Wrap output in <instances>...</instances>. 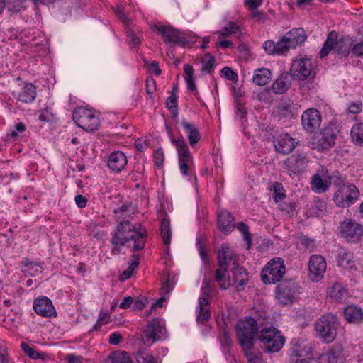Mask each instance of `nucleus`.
<instances>
[{"label": "nucleus", "instance_id": "nucleus-1", "mask_svg": "<svg viewBox=\"0 0 363 363\" xmlns=\"http://www.w3.org/2000/svg\"><path fill=\"white\" fill-rule=\"evenodd\" d=\"M130 240L134 242L133 248L134 251L143 249L145 242V230L143 229L140 225L137 228L129 221L120 222L111 240L113 245L112 255L119 254L121 247Z\"/></svg>", "mask_w": 363, "mask_h": 363}, {"label": "nucleus", "instance_id": "nucleus-2", "mask_svg": "<svg viewBox=\"0 0 363 363\" xmlns=\"http://www.w3.org/2000/svg\"><path fill=\"white\" fill-rule=\"evenodd\" d=\"M218 259L220 268L216 270L215 281L221 289H227L230 285V278L226 276V272L238 264V257L227 245H222L218 251Z\"/></svg>", "mask_w": 363, "mask_h": 363}, {"label": "nucleus", "instance_id": "nucleus-3", "mask_svg": "<svg viewBox=\"0 0 363 363\" xmlns=\"http://www.w3.org/2000/svg\"><path fill=\"white\" fill-rule=\"evenodd\" d=\"M333 185L337 190L333 194V200L337 206L347 208L357 201L359 192L355 185L345 183L340 176L335 177Z\"/></svg>", "mask_w": 363, "mask_h": 363}, {"label": "nucleus", "instance_id": "nucleus-4", "mask_svg": "<svg viewBox=\"0 0 363 363\" xmlns=\"http://www.w3.org/2000/svg\"><path fill=\"white\" fill-rule=\"evenodd\" d=\"M236 335L242 350L253 349L254 340L258 332V325L255 318L247 317L240 320L235 326Z\"/></svg>", "mask_w": 363, "mask_h": 363}, {"label": "nucleus", "instance_id": "nucleus-5", "mask_svg": "<svg viewBox=\"0 0 363 363\" xmlns=\"http://www.w3.org/2000/svg\"><path fill=\"white\" fill-rule=\"evenodd\" d=\"M276 300L281 306L291 305L301 293V286L291 279H285L276 287Z\"/></svg>", "mask_w": 363, "mask_h": 363}, {"label": "nucleus", "instance_id": "nucleus-6", "mask_svg": "<svg viewBox=\"0 0 363 363\" xmlns=\"http://www.w3.org/2000/svg\"><path fill=\"white\" fill-rule=\"evenodd\" d=\"M259 340L261 342V347L267 352L279 351L285 342L284 337L275 328L262 330L259 335Z\"/></svg>", "mask_w": 363, "mask_h": 363}, {"label": "nucleus", "instance_id": "nucleus-7", "mask_svg": "<svg viewBox=\"0 0 363 363\" xmlns=\"http://www.w3.org/2000/svg\"><path fill=\"white\" fill-rule=\"evenodd\" d=\"M339 325L337 318L332 313L323 315L315 325L317 334L326 342H331L336 337Z\"/></svg>", "mask_w": 363, "mask_h": 363}, {"label": "nucleus", "instance_id": "nucleus-8", "mask_svg": "<svg viewBox=\"0 0 363 363\" xmlns=\"http://www.w3.org/2000/svg\"><path fill=\"white\" fill-rule=\"evenodd\" d=\"M286 267L281 257H276L267 262L261 272L262 281L266 284H276L284 277Z\"/></svg>", "mask_w": 363, "mask_h": 363}, {"label": "nucleus", "instance_id": "nucleus-9", "mask_svg": "<svg viewBox=\"0 0 363 363\" xmlns=\"http://www.w3.org/2000/svg\"><path fill=\"white\" fill-rule=\"evenodd\" d=\"M72 119L78 127L86 131H94L100 125V120L91 110L79 107L73 111Z\"/></svg>", "mask_w": 363, "mask_h": 363}, {"label": "nucleus", "instance_id": "nucleus-10", "mask_svg": "<svg viewBox=\"0 0 363 363\" xmlns=\"http://www.w3.org/2000/svg\"><path fill=\"white\" fill-rule=\"evenodd\" d=\"M338 230L340 236L350 243H357L363 237V225L352 218H345L341 221Z\"/></svg>", "mask_w": 363, "mask_h": 363}, {"label": "nucleus", "instance_id": "nucleus-11", "mask_svg": "<svg viewBox=\"0 0 363 363\" xmlns=\"http://www.w3.org/2000/svg\"><path fill=\"white\" fill-rule=\"evenodd\" d=\"M289 351L290 363H310L313 359L312 347L307 341L295 342Z\"/></svg>", "mask_w": 363, "mask_h": 363}, {"label": "nucleus", "instance_id": "nucleus-12", "mask_svg": "<svg viewBox=\"0 0 363 363\" xmlns=\"http://www.w3.org/2000/svg\"><path fill=\"white\" fill-rule=\"evenodd\" d=\"M154 29L162 36L166 43L177 44L183 47L194 43L192 38H187L184 33L171 26L155 25Z\"/></svg>", "mask_w": 363, "mask_h": 363}, {"label": "nucleus", "instance_id": "nucleus-13", "mask_svg": "<svg viewBox=\"0 0 363 363\" xmlns=\"http://www.w3.org/2000/svg\"><path fill=\"white\" fill-rule=\"evenodd\" d=\"M336 133L332 128H325L313 138L311 147L318 152L330 150L335 144Z\"/></svg>", "mask_w": 363, "mask_h": 363}, {"label": "nucleus", "instance_id": "nucleus-14", "mask_svg": "<svg viewBox=\"0 0 363 363\" xmlns=\"http://www.w3.org/2000/svg\"><path fill=\"white\" fill-rule=\"evenodd\" d=\"M172 143L176 147L179 156V168L182 174H188V169L193 162V157L183 137L175 139L171 137Z\"/></svg>", "mask_w": 363, "mask_h": 363}, {"label": "nucleus", "instance_id": "nucleus-15", "mask_svg": "<svg viewBox=\"0 0 363 363\" xmlns=\"http://www.w3.org/2000/svg\"><path fill=\"white\" fill-rule=\"evenodd\" d=\"M336 176L328 174L325 167H321L320 173L315 174L311 180V189L315 193H324L328 190Z\"/></svg>", "mask_w": 363, "mask_h": 363}, {"label": "nucleus", "instance_id": "nucleus-16", "mask_svg": "<svg viewBox=\"0 0 363 363\" xmlns=\"http://www.w3.org/2000/svg\"><path fill=\"white\" fill-rule=\"evenodd\" d=\"M313 65L308 58H299L293 61L290 74L294 79L304 80L312 74Z\"/></svg>", "mask_w": 363, "mask_h": 363}, {"label": "nucleus", "instance_id": "nucleus-17", "mask_svg": "<svg viewBox=\"0 0 363 363\" xmlns=\"http://www.w3.org/2000/svg\"><path fill=\"white\" fill-rule=\"evenodd\" d=\"M321 120V114L317 109L308 108L302 114L301 124L306 132L311 133L319 128Z\"/></svg>", "mask_w": 363, "mask_h": 363}, {"label": "nucleus", "instance_id": "nucleus-18", "mask_svg": "<svg viewBox=\"0 0 363 363\" xmlns=\"http://www.w3.org/2000/svg\"><path fill=\"white\" fill-rule=\"evenodd\" d=\"M308 268L310 279L313 281H319L323 277L327 268L325 258L318 255H312L310 258Z\"/></svg>", "mask_w": 363, "mask_h": 363}, {"label": "nucleus", "instance_id": "nucleus-19", "mask_svg": "<svg viewBox=\"0 0 363 363\" xmlns=\"http://www.w3.org/2000/svg\"><path fill=\"white\" fill-rule=\"evenodd\" d=\"M308 159L306 154H294L286 159L284 162L286 169L291 174H299L307 167Z\"/></svg>", "mask_w": 363, "mask_h": 363}, {"label": "nucleus", "instance_id": "nucleus-20", "mask_svg": "<svg viewBox=\"0 0 363 363\" xmlns=\"http://www.w3.org/2000/svg\"><path fill=\"white\" fill-rule=\"evenodd\" d=\"M33 308L35 312L42 317L50 318L57 316L52 301L46 296L36 298L33 301Z\"/></svg>", "mask_w": 363, "mask_h": 363}, {"label": "nucleus", "instance_id": "nucleus-21", "mask_svg": "<svg viewBox=\"0 0 363 363\" xmlns=\"http://www.w3.org/2000/svg\"><path fill=\"white\" fill-rule=\"evenodd\" d=\"M145 333L147 338L154 342L162 339L166 333V328L164 320L161 318L153 319L149 323L145 329Z\"/></svg>", "mask_w": 363, "mask_h": 363}, {"label": "nucleus", "instance_id": "nucleus-22", "mask_svg": "<svg viewBox=\"0 0 363 363\" xmlns=\"http://www.w3.org/2000/svg\"><path fill=\"white\" fill-rule=\"evenodd\" d=\"M297 143L287 133H281L277 136L274 141V147L277 152L287 155L295 148Z\"/></svg>", "mask_w": 363, "mask_h": 363}, {"label": "nucleus", "instance_id": "nucleus-23", "mask_svg": "<svg viewBox=\"0 0 363 363\" xmlns=\"http://www.w3.org/2000/svg\"><path fill=\"white\" fill-rule=\"evenodd\" d=\"M13 95L16 96V99L23 103H30L36 97V89L31 83L25 82L21 91L18 93L13 91Z\"/></svg>", "mask_w": 363, "mask_h": 363}, {"label": "nucleus", "instance_id": "nucleus-24", "mask_svg": "<svg viewBox=\"0 0 363 363\" xmlns=\"http://www.w3.org/2000/svg\"><path fill=\"white\" fill-rule=\"evenodd\" d=\"M127 164V157L121 151L112 152L108 157V167L115 172H121Z\"/></svg>", "mask_w": 363, "mask_h": 363}, {"label": "nucleus", "instance_id": "nucleus-25", "mask_svg": "<svg viewBox=\"0 0 363 363\" xmlns=\"http://www.w3.org/2000/svg\"><path fill=\"white\" fill-rule=\"evenodd\" d=\"M285 38L289 40L291 47L295 49L303 44L307 38L305 30L301 28H294L285 34Z\"/></svg>", "mask_w": 363, "mask_h": 363}, {"label": "nucleus", "instance_id": "nucleus-26", "mask_svg": "<svg viewBox=\"0 0 363 363\" xmlns=\"http://www.w3.org/2000/svg\"><path fill=\"white\" fill-rule=\"evenodd\" d=\"M234 218L226 210H222L218 215V228L224 233L231 232L234 228Z\"/></svg>", "mask_w": 363, "mask_h": 363}, {"label": "nucleus", "instance_id": "nucleus-27", "mask_svg": "<svg viewBox=\"0 0 363 363\" xmlns=\"http://www.w3.org/2000/svg\"><path fill=\"white\" fill-rule=\"evenodd\" d=\"M181 125L187 135V139L189 140L190 145L191 147H194V145L201 139V135L199 131L194 124L189 123L185 119L182 120Z\"/></svg>", "mask_w": 363, "mask_h": 363}, {"label": "nucleus", "instance_id": "nucleus-28", "mask_svg": "<svg viewBox=\"0 0 363 363\" xmlns=\"http://www.w3.org/2000/svg\"><path fill=\"white\" fill-rule=\"evenodd\" d=\"M344 316L351 323L359 324L363 321V311L362 308L354 305L345 308Z\"/></svg>", "mask_w": 363, "mask_h": 363}, {"label": "nucleus", "instance_id": "nucleus-29", "mask_svg": "<svg viewBox=\"0 0 363 363\" xmlns=\"http://www.w3.org/2000/svg\"><path fill=\"white\" fill-rule=\"evenodd\" d=\"M353 45L352 38L349 36L341 37L339 40H336L335 50L338 55L348 56L350 52H352Z\"/></svg>", "mask_w": 363, "mask_h": 363}, {"label": "nucleus", "instance_id": "nucleus-30", "mask_svg": "<svg viewBox=\"0 0 363 363\" xmlns=\"http://www.w3.org/2000/svg\"><path fill=\"white\" fill-rule=\"evenodd\" d=\"M353 254L345 249H340L337 256V262L340 267L352 270L355 268Z\"/></svg>", "mask_w": 363, "mask_h": 363}, {"label": "nucleus", "instance_id": "nucleus-31", "mask_svg": "<svg viewBox=\"0 0 363 363\" xmlns=\"http://www.w3.org/2000/svg\"><path fill=\"white\" fill-rule=\"evenodd\" d=\"M229 270L232 271L233 281L237 287H242L247 284L248 281V274L246 269L238 264L231 267Z\"/></svg>", "mask_w": 363, "mask_h": 363}, {"label": "nucleus", "instance_id": "nucleus-32", "mask_svg": "<svg viewBox=\"0 0 363 363\" xmlns=\"http://www.w3.org/2000/svg\"><path fill=\"white\" fill-rule=\"evenodd\" d=\"M210 301L208 298H199L196 320L199 323H204L211 318Z\"/></svg>", "mask_w": 363, "mask_h": 363}, {"label": "nucleus", "instance_id": "nucleus-33", "mask_svg": "<svg viewBox=\"0 0 363 363\" xmlns=\"http://www.w3.org/2000/svg\"><path fill=\"white\" fill-rule=\"evenodd\" d=\"M21 271L30 276H36L40 273L43 269L42 264L40 262H34L28 258H24L20 263Z\"/></svg>", "mask_w": 363, "mask_h": 363}, {"label": "nucleus", "instance_id": "nucleus-34", "mask_svg": "<svg viewBox=\"0 0 363 363\" xmlns=\"http://www.w3.org/2000/svg\"><path fill=\"white\" fill-rule=\"evenodd\" d=\"M337 33L335 30L330 31L326 40H325L323 45L319 52L320 58H323L327 56L331 50L335 49V44L337 38Z\"/></svg>", "mask_w": 363, "mask_h": 363}, {"label": "nucleus", "instance_id": "nucleus-35", "mask_svg": "<svg viewBox=\"0 0 363 363\" xmlns=\"http://www.w3.org/2000/svg\"><path fill=\"white\" fill-rule=\"evenodd\" d=\"M271 77L272 73L269 69L266 68H259L255 71L252 81L258 86H264L269 82Z\"/></svg>", "mask_w": 363, "mask_h": 363}, {"label": "nucleus", "instance_id": "nucleus-36", "mask_svg": "<svg viewBox=\"0 0 363 363\" xmlns=\"http://www.w3.org/2000/svg\"><path fill=\"white\" fill-rule=\"evenodd\" d=\"M319 363H344V359L340 351L331 350L322 354L319 357Z\"/></svg>", "mask_w": 363, "mask_h": 363}, {"label": "nucleus", "instance_id": "nucleus-37", "mask_svg": "<svg viewBox=\"0 0 363 363\" xmlns=\"http://www.w3.org/2000/svg\"><path fill=\"white\" fill-rule=\"evenodd\" d=\"M329 294L331 298L338 302L345 301L347 297V290L339 283H336L332 286Z\"/></svg>", "mask_w": 363, "mask_h": 363}, {"label": "nucleus", "instance_id": "nucleus-38", "mask_svg": "<svg viewBox=\"0 0 363 363\" xmlns=\"http://www.w3.org/2000/svg\"><path fill=\"white\" fill-rule=\"evenodd\" d=\"M294 106L289 102L280 104L277 108V116L281 118H291L294 116Z\"/></svg>", "mask_w": 363, "mask_h": 363}, {"label": "nucleus", "instance_id": "nucleus-39", "mask_svg": "<svg viewBox=\"0 0 363 363\" xmlns=\"http://www.w3.org/2000/svg\"><path fill=\"white\" fill-rule=\"evenodd\" d=\"M350 135L353 143L363 146V123H355L351 129Z\"/></svg>", "mask_w": 363, "mask_h": 363}, {"label": "nucleus", "instance_id": "nucleus-40", "mask_svg": "<svg viewBox=\"0 0 363 363\" xmlns=\"http://www.w3.org/2000/svg\"><path fill=\"white\" fill-rule=\"evenodd\" d=\"M109 363H131L130 355L127 352H112L108 357Z\"/></svg>", "mask_w": 363, "mask_h": 363}, {"label": "nucleus", "instance_id": "nucleus-41", "mask_svg": "<svg viewBox=\"0 0 363 363\" xmlns=\"http://www.w3.org/2000/svg\"><path fill=\"white\" fill-rule=\"evenodd\" d=\"M161 235L163 239V242L166 245H169L171 242L172 232L170 229L169 220L164 218L161 222L160 225Z\"/></svg>", "mask_w": 363, "mask_h": 363}, {"label": "nucleus", "instance_id": "nucleus-42", "mask_svg": "<svg viewBox=\"0 0 363 363\" xmlns=\"http://www.w3.org/2000/svg\"><path fill=\"white\" fill-rule=\"evenodd\" d=\"M213 291V281L210 278L205 277L203 281V284L201 289L200 298H208L209 301L211 294Z\"/></svg>", "mask_w": 363, "mask_h": 363}, {"label": "nucleus", "instance_id": "nucleus-43", "mask_svg": "<svg viewBox=\"0 0 363 363\" xmlns=\"http://www.w3.org/2000/svg\"><path fill=\"white\" fill-rule=\"evenodd\" d=\"M214 63V57L209 53H206L201 59L202 71L211 73L213 69Z\"/></svg>", "mask_w": 363, "mask_h": 363}, {"label": "nucleus", "instance_id": "nucleus-44", "mask_svg": "<svg viewBox=\"0 0 363 363\" xmlns=\"http://www.w3.org/2000/svg\"><path fill=\"white\" fill-rule=\"evenodd\" d=\"M290 49H293L291 47L290 43H289V40L285 38V35L278 41L277 42V53L278 55H286Z\"/></svg>", "mask_w": 363, "mask_h": 363}, {"label": "nucleus", "instance_id": "nucleus-45", "mask_svg": "<svg viewBox=\"0 0 363 363\" xmlns=\"http://www.w3.org/2000/svg\"><path fill=\"white\" fill-rule=\"evenodd\" d=\"M21 347L22 350L31 359H44L43 354L39 353L35 351L33 347H30L26 342H21Z\"/></svg>", "mask_w": 363, "mask_h": 363}, {"label": "nucleus", "instance_id": "nucleus-46", "mask_svg": "<svg viewBox=\"0 0 363 363\" xmlns=\"http://www.w3.org/2000/svg\"><path fill=\"white\" fill-rule=\"evenodd\" d=\"M289 88V84L284 79L279 78L272 84V89L275 94H282L285 93Z\"/></svg>", "mask_w": 363, "mask_h": 363}, {"label": "nucleus", "instance_id": "nucleus-47", "mask_svg": "<svg viewBox=\"0 0 363 363\" xmlns=\"http://www.w3.org/2000/svg\"><path fill=\"white\" fill-rule=\"evenodd\" d=\"M135 359L138 363H160L157 358H155L151 354L140 352L135 355Z\"/></svg>", "mask_w": 363, "mask_h": 363}, {"label": "nucleus", "instance_id": "nucleus-48", "mask_svg": "<svg viewBox=\"0 0 363 363\" xmlns=\"http://www.w3.org/2000/svg\"><path fill=\"white\" fill-rule=\"evenodd\" d=\"M26 0H8L7 9L11 13H16L19 12L23 7V4Z\"/></svg>", "mask_w": 363, "mask_h": 363}, {"label": "nucleus", "instance_id": "nucleus-49", "mask_svg": "<svg viewBox=\"0 0 363 363\" xmlns=\"http://www.w3.org/2000/svg\"><path fill=\"white\" fill-rule=\"evenodd\" d=\"M239 31H240L239 26H238L235 23L230 21L219 33L222 36L226 37L228 35L236 33Z\"/></svg>", "mask_w": 363, "mask_h": 363}, {"label": "nucleus", "instance_id": "nucleus-50", "mask_svg": "<svg viewBox=\"0 0 363 363\" xmlns=\"http://www.w3.org/2000/svg\"><path fill=\"white\" fill-rule=\"evenodd\" d=\"M237 228L242 233L244 240L248 245V248L250 247V245L252 243V238L250 233L249 232L248 226L244 223H239L237 225Z\"/></svg>", "mask_w": 363, "mask_h": 363}, {"label": "nucleus", "instance_id": "nucleus-51", "mask_svg": "<svg viewBox=\"0 0 363 363\" xmlns=\"http://www.w3.org/2000/svg\"><path fill=\"white\" fill-rule=\"evenodd\" d=\"M111 315L108 312H100L98 320L93 326V330H99L103 325L106 324L110 320Z\"/></svg>", "mask_w": 363, "mask_h": 363}, {"label": "nucleus", "instance_id": "nucleus-52", "mask_svg": "<svg viewBox=\"0 0 363 363\" xmlns=\"http://www.w3.org/2000/svg\"><path fill=\"white\" fill-rule=\"evenodd\" d=\"M113 212L119 219L122 218L123 216L130 214L132 213V209L130 205L123 204L119 208L115 209Z\"/></svg>", "mask_w": 363, "mask_h": 363}, {"label": "nucleus", "instance_id": "nucleus-53", "mask_svg": "<svg viewBox=\"0 0 363 363\" xmlns=\"http://www.w3.org/2000/svg\"><path fill=\"white\" fill-rule=\"evenodd\" d=\"M301 244L307 250L312 251L315 247V241L313 239L302 235L299 238Z\"/></svg>", "mask_w": 363, "mask_h": 363}, {"label": "nucleus", "instance_id": "nucleus-54", "mask_svg": "<svg viewBox=\"0 0 363 363\" xmlns=\"http://www.w3.org/2000/svg\"><path fill=\"white\" fill-rule=\"evenodd\" d=\"M263 48L265 52L269 55H277V43L273 40H267L263 43Z\"/></svg>", "mask_w": 363, "mask_h": 363}, {"label": "nucleus", "instance_id": "nucleus-55", "mask_svg": "<svg viewBox=\"0 0 363 363\" xmlns=\"http://www.w3.org/2000/svg\"><path fill=\"white\" fill-rule=\"evenodd\" d=\"M221 74L228 80L237 81L238 74L230 67H225L221 69Z\"/></svg>", "mask_w": 363, "mask_h": 363}, {"label": "nucleus", "instance_id": "nucleus-56", "mask_svg": "<svg viewBox=\"0 0 363 363\" xmlns=\"http://www.w3.org/2000/svg\"><path fill=\"white\" fill-rule=\"evenodd\" d=\"M164 160V151L162 148H158L154 154V161L155 165L158 167H161L163 165V162Z\"/></svg>", "mask_w": 363, "mask_h": 363}, {"label": "nucleus", "instance_id": "nucleus-57", "mask_svg": "<svg viewBox=\"0 0 363 363\" xmlns=\"http://www.w3.org/2000/svg\"><path fill=\"white\" fill-rule=\"evenodd\" d=\"M281 184L280 183L276 182L274 184V200L276 203H278L279 201H281L285 198V194L283 192H281Z\"/></svg>", "mask_w": 363, "mask_h": 363}, {"label": "nucleus", "instance_id": "nucleus-58", "mask_svg": "<svg viewBox=\"0 0 363 363\" xmlns=\"http://www.w3.org/2000/svg\"><path fill=\"white\" fill-rule=\"evenodd\" d=\"M252 349L243 350L249 363H261V358L252 352Z\"/></svg>", "mask_w": 363, "mask_h": 363}, {"label": "nucleus", "instance_id": "nucleus-59", "mask_svg": "<svg viewBox=\"0 0 363 363\" xmlns=\"http://www.w3.org/2000/svg\"><path fill=\"white\" fill-rule=\"evenodd\" d=\"M201 242H202L201 238L200 237H197V238H196V245H197V247H198L199 255H200L201 257L202 258V259L205 262H206L207 260H208L207 250L202 245Z\"/></svg>", "mask_w": 363, "mask_h": 363}, {"label": "nucleus", "instance_id": "nucleus-60", "mask_svg": "<svg viewBox=\"0 0 363 363\" xmlns=\"http://www.w3.org/2000/svg\"><path fill=\"white\" fill-rule=\"evenodd\" d=\"M52 118V113L48 108H45L40 111L39 119L42 121L48 122Z\"/></svg>", "mask_w": 363, "mask_h": 363}, {"label": "nucleus", "instance_id": "nucleus-61", "mask_svg": "<svg viewBox=\"0 0 363 363\" xmlns=\"http://www.w3.org/2000/svg\"><path fill=\"white\" fill-rule=\"evenodd\" d=\"M244 4L250 11L257 10L262 4V0H245Z\"/></svg>", "mask_w": 363, "mask_h": 363}, {"label": "nucleus", "instance_id": "nucleus-62", "mask_svg": "<svg viewBox=\"0 0 363 363\" xmlns=\"http://www.w3.org/2000/svg\"><path fill=\"white\" fill-rule=\"evenodd\" d=\"M115 13L117 16V17L123 22V23L127 25L130 22V20L125 16L123 11V9L121 6L117 7V9L115 11Z\"/></svg>", "mask_w": 363, "mask_h": 363}, {"label": "nucleus", "instance_id": "nucleus-63", "mask_svg": "<svg viewBox=\"0 0 363 363\" xmlns=\"http://www.w3.org/2000/svg\"><path fill=\"white\" fill-rule=\"evenodd\" d=\"M122 340V335L118 332L111 333L109 336L108 342L111 345H118Z\"/></svg>", "mask_w": 363, "mask_h": 363}, {"label": "nucleus", "instance_id": "nucleus-64", "mask_svg": "<svg viewBox=\"0 0 363 363\" xmlns=\"http://www.w3.org/2000/svg\"><path fill=\"white\" fill-rule=\"evenodd\" d=\"M352 53L356 57L363 56V41L354 44L352 48Z\"/></svg>", "mask_w": 363, "mask_h": 363}]
</instances>
